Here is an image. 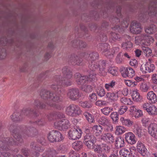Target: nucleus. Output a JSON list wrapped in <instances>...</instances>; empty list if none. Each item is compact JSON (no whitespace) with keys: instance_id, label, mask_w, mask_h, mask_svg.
<instances>
[{"instance_id":"55","label":"nucleus","mask_w":157,"mask_h":157,"mask_svg":"<svg viewBox=\"0 0 157 157\" xmlns=\"http://www.w3.org/2000/svg\"><path fill=\"white\" fill-rule=\"evenodd\" d=\"M142 49L144 51V53L147 56H150L151 53V50L148 47H143Z\"/></svg>"},{"instance_id":"49","label":"nucleus","mask_w":157,"mask_h":157,"mask_svg":"<svg viewBox=\"0 0 157 157\" xmlns=\"http://www.w3.org/2000/svg\"><path fill=\"white\" fill-rule=\"evenodd\" d=\"M118 114L117 112H113L110 115V117L113 121L117 122L118 120Z\"/></svg>"},{"instance_id":"12","label":"nucleus","mask_w":157,"mask_h":157,"mask_svg":"<svg viewBox=\"0 0 157 157\" xmlns=\"http://www.w3.org/2000/svg\"><path fill=\"white\" fill-rule=\"evenodd\" d=\"M74 77L78 85H82L86 81L89 80L88 77L87 76H81L80 74L78 73H77L74 75Z\"/></svg>"},{"instance_id":"48","label":"nucleus","mask_w":157,"mask_h":157,"mask_svg":"<svg viewBox=\"0 0 157 157\" xmlns=\"http://www.w3.org/2000/svg\"><path fill=\"white\" fill-rule=\"evenodd\" d=\"M117 68L116 67H110L108 70V72L114 76L117 75Z\"/></svg>"},{"instance_id":"50","label":"nucleus","mask_w":157,"mask_h":157,"mask_svg":"<svg viewBox=\"0 0 157 157\" xmlns=\"http://www.w3.org/2000/svg\"><path fill=\"white\" fill-rule=\"evenodd\" d=\"M120 71L123 77L126 78L128 76V67H122Z\"/></svg>"},{"instance_id":"51","label":"nucleus","mask_w":157,"mask_h":157,"mask_svg":"<svg viewBox=\"0 0 157 157\" xmlns=\"http://www.w3.org/2000/svg\"><path fill=\"white\" fill-rule=\"evenodd\" d=\"M34 104L37 108L40 109L44 108H45L46 106L45 105H43V104H42L41 102L38 100L35 101L34 102Z\"/></svg>"},{"instance_id":"64","label":"nucleus","mask_w":157,"mask_h":157,"mask_svg":"<svg viewBox=\"0 0 157 157\" xmlns=\"http://www.w3.org/2000/svg\"><path fill=\"white\" fill-rule=\"evenodd\" d=\"M151 80L153 83L157 84V74L154 73L152 75Z\"/></svg>"},{"instance_id":"56","label":"nucleus","mask_w":157,"mask_h":157,"mask_svg":"<svg viewBox=\"0 0 157 157\" xmlns=\"http://www.w3.org/2000/svg\"><path fill=\"white\" fill-rule=\"evenodd\" d=\"M140 71L143 74H146L147 72V63L142 65L140 67Z\"/></svg>"},{"instance_id":"41","label":"nucleus","mask_w":157,"mask_h":157,"mask_svg":"<svg viewBox=\"0 0 157 157\" xmlns=\"http://www.w3.org/2000/svg\"><path fill=\"white\" fill-rule=\"evenodd\" d=\"M86 118L90 123H92L94 122V117L89 113L86 112L83 114Z\"/></svg>"},{"instance_id":"43","label":"nucleus","mask_w":157,"mask_h":157,"mask_svg":"<svg viewBox=\"0 0 157 157\" xmlns=\"http://www.w3.org/2000/svg\"><path fill=\"white\" fill-rule=\"evenodd\" d=\"M125 131V129L124 127L121 126H117L116 127L115 134L117 135L122 134Z\"/></svg>"},{"instance_id":"63","label":"nucleus","mask_w":157,"mask_h":157,"mask_svg":"<svg viewBox=\"0 0 157 157\" xmlns=\"http://www.w3.org/2000/svg\"><path fill=\"white\" fill-rule=\"evenodd\" d=\"M79 154L74 151H71L69 154V157H79Z\"/></svg>"},{"instance_id":"18","label":"nucleus","mask_w":157,"mask_h":157,"mask_svg":"<svg viewBox=\"0 0 157 157\" xmlns=\"http://www.w3.org/2000/svg\"><path fill=\"white\" fill-rule=\"evenodd\" d=\"M106 62L104 60H100L101 65L99 67V73L100 75L104 76L106 75L107 72L105 70Z\"/></svg>"},{"instance_id":"16","label":"nucleus","mask_w":157,"mask_h":157,"mask_svg":"<svg viewBox=\"0 0 157 157\" xmlns=\"http://www.w3.org/2000/svg\"><path fill=\"white\" fill-rule=\"evenodd\" d=\"M85 132L86 133V135L84 136V142H87L90 141H93L96 140V139L94 136L90 133V130L88 129H86L85 131Z\"/></svg>"},{"instance_id":"34","label":"nucleus","mask_w":157,"mask_h":157,"mask_svg":"<svg viewBox=\"0 0 157 157\" xmlns=\"http://www.w3.org/2000/svg\"><path fill=\"white\" fill-rule=\"evenodd\" d=\"M82 147V143L81 141H76L72 144V147L75 150L78 151L80 150Z\"/></svg>"},{"instance_id":"1","label":"nucleus","mask_w":157,"mask_h":157,"mask_svg":"<svg viewBox=\"0 0 157 157\" xmlns=\"http://www.w3.org/2000/svg\"><path fill=\"white\" fill-rule=\"evenodd\" d=\"M72 76V72L69 67H63L62 69V74L56 75L54 76L53 81L54 84L51 86V88L58 93H61L63 90L61 86L67 87L71 85Z\"/></svg>"},{"instance_id":"53","label":"nucleus","mask_w":157,"mask_h":157,"mask_svg":"<svg viewBox=\"0 0 157 157\" xmlns=\"http://www.w3.org/2000/svg\"><path fill=\"white\" fill-rule=\"evenodd\" d=\"M92 148L93 149L94 151L97 153H101V144H94Z\"/></svg>"},{"instance_id":"7","label":"nucleus","mask_w":157,"mask_h":157,"mask_svg":"<svg viewBox=\"0 0 157 157\" xmlns=\"http://www.w3.org/2000/svg\"><path fill=\"white\" fill-rule=\"evenodd\" d=\"M48 139L50 142H59L63 139L61 133L57 131L53 130L50 132L48 136Z\"/></svg>"},{"instance_id":"39","label":"nucleus","mask_w":157,"mask_h":157,"mask_svg":"<svg viewBox=\"0 0 157 157\" xmlns=\"http://www.w3.org/2000/svg\"><path fill=\"white\" fill-rule=\"evenodd\" d=\"M128 137H129V141L128 143L133 144L136 143L135 135L131 132H128Z\"/></svg>"},{"instance_id":"42","label":"nucleus","mask_w":157,"mask_h":157,"mask_svg":"<svg viewBox=\"0 0 157 157\" xmlns=\"http://www.w3.org/2000/svg\"><path fill=\"white\" fill-rule=\"evenodd\" d=\"M91 128L93 131L99 134L101 133L103 130L102 127L99 125H95Z\"/></svg>"},{"instance_id":"24","label":"nucleus","mask_w":157,"mask_h":157,"mask_svg":"<svg viewBox=\"0 0 157 157\" xmlns=\"http://www.w3.org/2000/svg\"><path fill=\"white\" fill-rule=\"evenodd\" d=\"M86 57L88 60L94 61L98 59L99 55L98 52H95L90 54L89 55H86Z\"/></svg>"},{"instance_id":"20","label":"nucleus","mask_w":157,"mask_h":157,"mask_svg":"<svg viewBox=\"0 0 157 157\" xmlns=\"http://www.w3.org/2000/svg\"><path fill=\"white\" fill-rule=\"evenodd\" d=\"M24 133L28 136H33L37 133V130L34 128L29 127L26 128Z\"/></svg>"},{"instance_id":"59","label":"nucleus","mask_w":157,"mask_h":157,"mask_svg":"<svg viewBox=\"0 0 157 157\" xmlns=\"http://www.w3.org/2000/svg\"><path fill=\"white\" fill-rule=\"evenodd\" d=\"M128 78H132L135 75L134 70L131 67H128Z\"/></svg>"},{"instance_id":"28","label":"nucleus","mask_w":157,"mask_h":157,"mask_svg":"<svg viewBox=\"0 0 157 157\" xmlns=\"http://www.w3.org/2000/svg\"><path fill=\"white\" fill-rule=\"evenodd\" d=\"M115 141V145L117 147H121L124 146V139L121 137H117Z\"/></svg>"},{"instance_id":"22","label":"nucleus","mask_w":157,"mask_h":157,"mask_svg":"<svg viewBox=\"0 0 157 157\" xmlns=\"http://www.w3.org/2000/svg\"><path fill=\"white\" fill-rule=\"evenodd\" d=\"M131 94L133 100L136 101H140L142 99V97L140 95L137 90L132 91Z\"/></svg>"},{"instance_id":"5","label":"nucleus","mask_w":157,"mask_h":157,"mask_svg":"<svg viewBox=\"0 0 157 157\" xmlns=\"http://www.w3.org/2000/svg\"><path fill=\"white\" fill-rule=\"evenodd\" d=\"M154 41V39L151 36L144 34H141L135 38L136 43L137 44L141 42L144 44L147 45L149 44L150 42H152Z\"/></svg>"},{"instance_id":"21","label":"nucleus","mask_w":157,"mask_h":157,"mask_svg":"<svg viewBox=\"0 0 157 157\" xmlns=\"http://www.w3.org/2000/svg\"><path fill=\"white\" fill-rule=\"evenodd\" d=\"M136 147L137 151L140 153H145L147 151L144 145L141 141H138L137 142Z\"/></svg>"},{"instance_id":"23","label":"nucleus","mask_w":157,"mask_h":157,"mask_svg":"<svg viewBox=\"0 0 157 157\" xmlns=\"http://www.w3.org/2000/svg\"><path fill=\"white\" fill-rule=\"evenodd\" d=\"M134 126L135 130L134 132L139 137H141L143 135V130L141 126L137 124H134Z\"/></svg>"},{"instance_id":"57","label":"nucleus","mask_w":157,"mask_h":157,"mask_svg":"<svg viewBox=\"0 0 157 157\" xmlns=\"http://www.w3.org/2000/svg\"><path fill=\"white\" fill-rule=\"evenodd\" d=\"M83 157H97L96 155L92 151L89 152L87 154L86 153H82Z\"/></svg>"},{"instance_id":"25","label":"nucleus","mask_w":157,"mask_h":157,"mask_svg":"<svg viewBox=\"0 0 157 157\" xmlns=\"http://www.w3.org/2000/svg\"><path fill=\"white\" fill-rule=\"evenodd\" d=\"M70 61L73 65H80L82 62V59L77 56H72L70 59Z\"/></svg>"},{"instance_id":"14","label":"nucleus","mask_w":157,"mask_h":157,"mask_svg":"<svg viewBox=\"0 0 157 157\" xmlns=\"http://www.w3.org/2000/svg\"><path fill=\"white\" fill-rule=\"evenodd\" d=\"M71 45L77 48H85L86 46V43L82 41L75 40L71 43Z\"/></svg>"},{"instance_id":"31","label":"nucleus","mask_w":157,"mask_h":157,"mask_svg":"<svg viewBox=\"0 0 157 157\" xmlns=\"http://www.w3.org/2000/svg\"><path fill=\"white\" fill-rule=\"evenodd\" d=\"M147 112L150 115L155 116L157 114V109L154 105H151L149 107Z\"/></svg>"},{"instance_id":"54","label":"nucleus","mask_w":157,"mask_h":157,"mask_svg":"<svg viewBox=\"0 0 157 157\" xmlns=\"http://www.w3.org/2000/svg\"><path fill=\"white\" fill-rule=\"evenodd\" d=\"M127 109L128 108L127 106L125 105L122 106L119 109L118 113L120 115H122L126 112Z\"/></svg>"},{"instance_id":"35","label":"nucleus","mask_w":157,"mask_h":157,"mask_svg":"<svg viewBox=\"0 0 157 157\" xmlns=\"http://www.w3.org/2000/svg\"><path fill=\"white\" fill-rule=\"evenodd\" d=\"M21 113L23 117L25 116H29L30 114L34 113L31 110L30 108H28L24 109Z\"/></svg>"},{"instance_id":"3","label":"nucleus","mask_w":157,"mask_h":157,"mask_svg":"<svg viewBox=\"0 0 157 157\" xmlns=\"http://www.w3.org/2000/svg\"><path fill=\"white\" fill-rule=\"evenodd\" d=\"M40 95L41 98L46 100L47 104L50 106L55 107L56 104L52 103V101L59 102L62 101V97L59 94L56 93L53 94L50 91L46 90H42L40 92Z\"/></svg>"},{"instance_id":"4","label":"nucleus","mask_w":157,"mask_h":157,"mask_svg":"<svg viewBox=\"0 0 157 157\" xmlns=\"http://www.w3.org/2000/svg\"><path fill=\"white\" fill-rule=\"evenodd\" d=\"M65 112L67 115L72 117L76 116L81 113V111L79 107L74 104L70 105L67 106Z\"/></svg>"},{"instance_id":"62","label":"nucleus","mask_w":157,"mask_h":157,"mask_svg":"<svg viewBox=\"0 0 157 157\" xmlns=\"http://www.w3.org/2000/svg\"><path fill=\"white\" fill-rule=\"evenodd\" d=\"M136 106L134 105L131 106L129 107V112L130 113V114L133 115L134 114L135 112L136 111Z\"/></svg>"},{"instance_id":"46","label":"nucleus","mask_w":157,"mask_h":157,"mask_svg":"<svg viewBox=\"0 0 157 157\" xmlns=\"http://www.w3.org/2000/svg\"><path fill=\"white\" fill-rule=\"evenodd\" d=\"M147 66L148 73L153 72L155 68L154 65L150 62H147Z\"/></svg>"},{"instance_id":"37","label":"nucleus","mask_w":157,"mask_h":157,"mask_svg":"<svg viewBox=\"0 0 157 157\" xmlns=\"http://www.w3.org/2000/svg\"><path fill=\"white\" fill-rule=\"evenodd\" d=\"M113 108L110 107H105L101 109V111L102 113L105 116H108L113 111Z\"/></svg>"},{"instance_id":"52","label":"nucleus","mask_w":157,"mask_h":157,"mask_svg":"<svg viewBox=\"0 0 157 157\" xmlns=\"http://www.w3.org/2000/svg\"><path fill=\"white\" fill-rule=\"evenodd\" d=\"M96 142V140H94L93 141V140L92 141H88L87 142H84V143L86 145L88 149H91L92 148V147Z\"/></svg>"},{"instance_id":"29","label":"nucleus","mask_w":157,"mask_h":157,"mask_svg":"<svg viewBox=\"0 0 157 157\" xmlns=\"http://www.w3.org/2000/svg\"><path fill=\"white\" fill-rule=\"evenodd\" d=\"M56 153V151L49 148L44 152L42 155V157H52Z\"/></svg>"},{"instance_id":"27","label":"nucleus","mask_w":157,"mask_h":157,"mask_svg":"<svg viewBox=\"0 0 157 157\" xmlns=\"http://www.w3.org/2000/svg\"><path fill=\"white\" fill-rule=\"evenodd\" d=\"M11 118L13 121H20L22 117L21 113L15 112L11 116Z\"/></svg>"},{"instance_id":"32","label":"nucleus","mask_w":157,"mask_h":157,"mask_svg":"<svg viewBox=\"0 0 157 157\" xmlns=\"http://www.w3.org/2000/svg\"><path fill=\"white\" fill-rule=\"evenodd\" d=\"M145 31L147 33L152 34L156 31V28L155 25H151L146 28Z\"/></svg>"},{"instance_id":"30","label":"nucleus","mask_w":157,"mask_h":157,"mask_svg":"<svg viewBox=\"0 0 157 157\" xmlns=\"http://www.w3.org/2000/svg\"><path fill=\"white\" fill-rule=\"evenodd\" d=\"M98 123L103 126H105L106 124L109 122V119L104 116L101 117L98 120Z\"/></svg>"},{"instance_id":"60","label":"nucleus","mask_w":157,"mask_h":157,"mask_svg":"<svg viewBox=\"0 0 157 157\" xmlns=\"http://www.w3.org/2000/svg\"><path fill=\"white\" fill-rule=\"evenodd\" d=\"M96 74L94 72L92 71L90 72L89 77L88 78L89 80L92 81L95 79L96 78Z\"/></svg>"},{"instance_id":"2","label":"nucleus","mask_w":157,"mask_h":157,"mask_svg":"<svg viewBox=\"0 0 157 157\" xmlns=\"http://www.w3.org/2000/svg\"><path fill=\"white\" fill-rule=\"evenodd\" d=\"M10 131L13 133L14 139L12 138H4L3 141H0V156L2 155L4 157H11V153L9 151V149L7 146L19 144L23 142V139L19 133H17V128L13 125L9 128Z\"/></svg>"},{"instance_id":"8","label":"nucleus","mask_w":157,"mask_h":157,"mask_svg":"<svg viewBox=\"0 0 157 157\" xmlns=\"http://www.w3.org/2000/svg\"><path fill=\"white\" fill-rule=\"evenodd\" d=\"M68 97L71 100L75 101L78 99L81 96L79 90L77 88H72L68 90Z\"/></svg>"},{"instance_id":"6","label":"nucleus","mask_w":157,"mask_h":157,"mask_svg":"<svg viewBox=\"0 0 157 157\" xmlns=\"http://www.w3.org/2000/svg\"><path fill=\"white\" fill-rule=\"evenodd\" d=\"M54 125L56 128L60 130L67 129L70 126L69 121L65 119L58 120L54 123Z\"/></svg>"},{"instance_id":"10","label":"nucleus","mask_w":157,"mask_h":157,"mask_svg":"<svg viewBox=\"0 0 157 157\" xmlns=\"http://www.w3.org/2000/svg\"><path fill=\"white\" fill-rule=\"evenodd\" d=\"M140 24L136 22H132L131 25L130 30L131 33L136 34L141 33L142 28Z\"/></svg>"},{"instance_id":"17","label":"nucleus","mask_w":157,"mask_h":157,"mask_svg":"<svg viewBox=\"0 0 157 157\" xmlns=\"http://www.w3.org/2000/svg\"><path fill=\"white\" fill-rule=\"evenodd\" d=\"M147 98L151 103L154 104L157 101V96L153 91L147 93Z\"/></svg>"},{"instance_id":"47","label":"nucleus","mask_w":157,"mask_h":157,"mask_svg":"<svg viewBox=\"0 0 157 157\" xmlns=\"http://www.w3.org/2000/svg\"><path fill=\"white\" fill-rule=\"evenodd\" d=\"M80 105L82 107L84 108H90L92 106L91 104L87 101H81Z\"/></svg>"},{"instance_id":"13","label":"nucleus","mask_w":157,"mask_h":157,"mask_svg":"<svg viewBox=\"0 0 157 157\" xmlns=\"http://www.w3.org/2000/svg\"><path fill=\"white\" fill-rule=\"evenodd\" d=\"M148 131L151 136L157 139V125L156 123L150 124L148 127Z\"/></svg>"},{"instance_id":"9","label":"nucleus","mask_w":157,"mask_h":157,"mask_svg":"<svg viewBox=\"0 0 157 157\" xmlns=\"http://www.w3.org/2000/svg\"><path fill=\"white\" fill-rule=\"evenodd\" d=\"M82 132L81 129L72 128L69 132V137L72 140H75L81 137Z\"/></svg>"},{"instance_id":"11","label":"nucleus","mask_w":157,"mask_h":157,"mask_svg":"<svg viewBox=\"0 0 157 157\" xmlns=\"http://www.w3.org/2000/svg\"><path fill=\"white\" fill-rule=\"evenodd\" d=\"M109 46L106 43H103L100 45L99 50L101 51L105 55L107 56L111 55L110 51L109 49Z\"/></svg>"},{"instance_id":"33","label":"nucleus","mask_w":157,"mask_h":157,"mask_svg":"<svg viewBox=\"0 0 157 157\" xmlns=\"http://www.w3.org/2000/svg\"><path fill=\"white\" fill-rule=\"evenodd\" d=\"M110 150V147L107 144H101V153H109Z\"/></svg>"},{"instance_id":"44","label":"nucleus","mask_w":157,"mask_h":157,"mask_svg":"<svg viewBox=\"0 0 157 157\" xmlns=\"http://www.w3.org/2000/svg\"><path fill=\"white\" fill-rule=\"evenodd\" d=\"M81 89L83 91L89 93L92 91L93 88L90 85H83L81 87Z\"/></svg>"},{"instance_id":"38","label":"nucleus","mask_w":157,"mask_h":157,"mask_svg":"<svg viewBox=\"0 0 157 157\" xmlns=\"http://www.w3.org/2000/svg\"><path fill=\"white\" fill-rule=\"evenodd\" d=\"M149 87L146 82H143L140 85V90L142 92H147L148 90Z\"/></svg>"},{"instance_id":"19","label":"nucleus","mask_w":157,"mask_h":157,"mask_svg":"<svg viewBox=\"0 0 157 157\" xmlns=\"http://www.w3.org/2000/svg\"><path fill=\"white\" fill-rule=\"evenodd\" d=\"M39 144H42V142H33L30 145V147L32 149L36 151H38L39 152H42L44 150L43 147L40 146Z\"/></svg>"},{"instance_id":"58","label":"nucleus","mask_w":157,"mask_h":157,"mask_svg":"<svg viewBox=\"0 0 157 157\" xmlns=\"http://www.w3.org/2000/svg\"><path fill=\"white\" fill-rule=\"evenodd\" d=\"M121 157H127L128 150L126 148H122L120 151Z\"/></svg>"},{"instance_id":"40","label":"nucleus","mask_w":157,"mask_h":157,"mask_svg":"<svg viewBox=\"0 0 157 157\" xmlns=\"http://www.w3.org/2000/svg\"><path fill=\"white\" fill-rule=\"evenodd\" d=\"M116 83L115 81H112L108 83L105 84V87L107 91H110L113 88L114 86L116 85Z\"/></svg>"},{"instance_id":"36","label":"nucleus","mask_w":157,"mask_h":157,"mask_svg":"<svg viewBox=\"0 0 157 157\" xmlns=\"http://www.w3.org/2000/svg\"><path fill=\"white\" fill-rule=\"evenodd\" d=\"M100 65V61L97 62H92L91 64L89 65V67L91 70L95 71L98 69Z\"/></svg>"},{"instance_id":"15","label":"nucleus","mask_w":157,"mask_h":157,"mask_svg":"<svg viewBox=\"0 0 157 157\" xmlns=\"http://www.w3.org/2000/svg\"><path fill=\"white\" fill-rule=\"evenodd\" d=\"M101 139L105 140L108 143L111 144L114 143L115 139L113 135L110 133L104 134L101 136Z\"/></svg>"},{"instance_id":"61","label":"nucleus","mask_w":157,"mask_h":157,"mask_svg":"<svg viewBox=\"0 0 157 157\" xmlns=\"http://www.w3.org/2000/svg\"><path fill=\"white\" fill-rule=\"evenodd\" d=\"M90 100L92 102H94L97 99V96L95 93H92L89 96Z\"/></svg>"},{"instance_id":"26","label":"nucleus","mask_w":157,"mask_h":157,"mask_svg":"<svg viewBox=\"0 0 157 157\" xmlns=\"http://www.w3.org/2000/svg\"><path fill=\"white\" fill-rule=\"evenodd\" d=\"M106 97L113 101H117L118 98V96L117 93L108 92L106 94Z\"/></svg>"},{"instance_id":"45","label":"nucleus","mask_w":157,"mask_h":157,"mask_svg":"<svg viewBox=\"0 0 157 157\" xmlns=\"http://www.w3.org/2000/svg\"><path fill=\"white\" fill-rule=\"evenodd\" d=\"M96 92L98 95L100 97L104 96L105 94V91L103 88L99 87L96 89Z\"/></svg>"}]
</instances>
